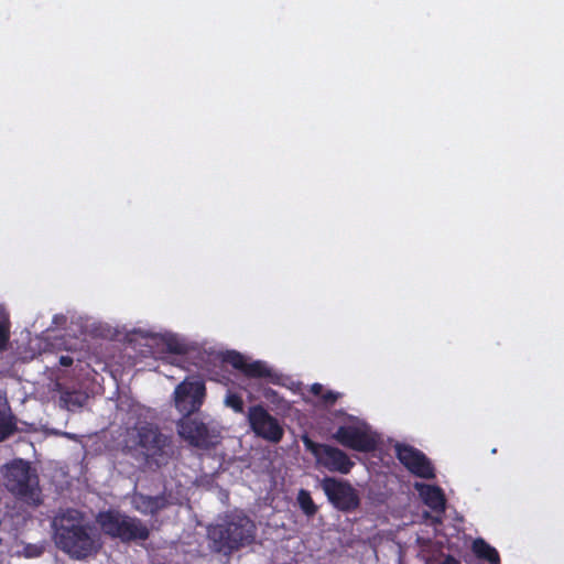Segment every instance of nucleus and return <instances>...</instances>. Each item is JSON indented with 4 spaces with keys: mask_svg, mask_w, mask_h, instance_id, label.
Here are the masks:
<instances>
[{
    "mask_svg": "<svg viewBox=\"0 0 564 564\" xmlns=\"http://www.w3.org/2000/svg\"><path fill=\"white\" fill-rule=\"evenodd\" d=\"M51 525L56 547L74 560H86L101 549L99 536L77 509L61 510L52 519Z\"/></svg>",
    "mask_w": 564,
    "mask_h": 564,
    "instance_id": "f257e3e1",
    "label": "nucleus"
},
{
    "mask_svg": "<svg viewBox=\"0 0 564 564\" xmlns=\"http://www.w3.org/2000/svg\"><path fill=\"white\" fill-rule=\"evenodd\" d=\"M126 448L134 457L149 465L164 466L173 453L172 437L152 422H138L127 432Z\"/></svg>",
    "mask_w": 564,
    "mask_h": 564,
    "instance_id": "f03ea898",
    "label": "nucleus"
},
{
    "mask_svg": "<svg viewBox=\"0 0 564 564\" xmlns=\"http://www.w3.org/2000/svg\"><path fill=\"white\" fill-rule=\"evenodd\" d=\"M212 549L225 555L253 542L256 525L245 514H229L207 531Z\"/></svg>",
    "mask_w": 564,
    "mask_h": 564,
    "instance_id": "7ed1b4c3",
    "label": "nucleus"
},
{
    "mask_svg": "<svg viewBox=\"0 0 564 564\" xmlns=\"http://www.w3.org/2000/svg\"><path fill=\"white\" fill-rule=\"evenodd\" d=\"M7 490L18 500L39 507L42 503V489L37 470L22 458H14L2 467Z\"/></svg>",
    "mask_w": 564,
    "mask_h": 564,
    "instance_id": "20e7f679",
    "label": "nucleus"
},
{
    "mask_svg": "<svg viewBox=\"0 0 564 564\" xmlns=\"http://www.w3.org/2000/svg\"><path fill=\"white\" fill-rule=\"evenodd\" d=\"M96 521L107 536L122 543L145 541L150 536V530L141 519L117 509L100 511Z\"/></svg>",
    "mask_w": 564,
    "mask_h": 564,
    "instance_id": "39448f33",
    "label": "nucleus"
},
{
    "mask_svg": "<svg viewBox=\"0 0 564 564\" xmlns=\"http://www.w3.org/2000/svg\"><path fill=\"white\" fill-rule=\"evenodd\" d=\"M333 438L341 446L359 453H371L378 446L377 435L366 423L359 421L339 425Z\"/></svg>",
    "mask_w": 564,
    "mask_h": 564,
    "instance_id": "423d86ee",
    "label": "nucleus"
},
{
    "mask_svg": "<svg viewBox=\"0 0 564 564\" xmlns=\"http://www.w3.org/2000/svg\"><path fill=\"white\" fill-rule=\"evenodd\" d=\"M332 505L343 512H351L360 505L358 491L346 480L326 477L321 484Z\"/></svg>",
    "mask_w": 564,
    "mask_h": 564,
    "instance_id": "0eeeda50",
    "label": "nucleus"
},
{
    "mask_svg": "<svg viewBox=\"0 0 564 564\" xmlns=\"http://www.w3.org/2000/svg\"><path fill=\"white\" fill-rule=\"evenodd\" d=\"M248 423L252 432L271 443H279L283 435L284 430L279 423L278 419L272 416L263 405H252L248 410Z\"/></svg>",
    "mask_w": 564,
    "mask_h": 564,
    "instance_id": "6e6552de",
    "label": "nucleus"
},
{
    "mask_svg": "<svg viewBox=\"0 0 564 564\" xmlns=\"http://www.w3.org/2000/svg\"><path fill=\"white\" fill-rule=\"evenodd\" d=\"M206 395L205 383L202 380H184L174 390V404L182 414H193L199 411Z\"/></svg>",
    "mask_w": 564,
    "mask_h": 564,
    "instance_id": "1a4fd4ad",
    "label": "nucleus"
},
{
    "mask_svg": "<svg viewBox=\"0 0 564 564\" xmlns=\"http://www.w3.org/2000/svg\"><path fill=\"white\" fill-rule=\"evenodd\" d=\"M399 462L414 476L424 479H434L435 469L431 460L417 448L398 443L394 447Z\"/></svg>",
    "mask_w": 564,
    "mask_h": 564,
    "instance_id": "9d476101",
    "label": "nucleus"
},
{
    "mask_svg": "<svg viewBox=\"0 0 564 564\" xmlns=\"http://www.w3.org/2000/svg\"><path fill=\"white\" fill-rule=\"evenodd\" d=\"M182 415L183 416L176 422V429L180 437L194 447H208L210 445V441L207 425L203 421L193 417L192 414Z\"/></svg>",
    "mask_w": 564,
    "mask_h": 564,
    "instance_id": "9b49d317",
    "label": "nucleus"
},
{
    "mask_svg": "<svg viewBox=\"0 0 564 564\" xmlns=\"http://www.w3.org/2000/svg\"><path fill=\"white\" fill-rule=\"evenodd\" d=\"M319 466L325 467L332 473L347 475L355 466V463L340 448L319 443Z\"/></svg>",
    "mask_w": 564,
    "mask_h": 564,
    "instance_id": "f8f14e48",
    "label": "nucleus"
},
{
    "mask_svg": "<svg viewBox=\"0 0 564 564\" xmlns=\"http://www.w3.org/2000/svg\"><path fill=\"white\" fill-rule=\"evenodd\" d=\"M135 510L142 514L156 516L172 505L171 496L162 492L158 496L135 494L133 498Z\"/></svg>",
    "mask_w": 564,
    "mask_h": 564,
    "instance_id": "ddd939ff",
    "label": "nucleus"
},
{
    "mask_svg": "<svg viewBox=\"0 0 564 564\" xmlns=\"http://www.w3.org/2000/svg\"><path fill=\"white\" fill-rule=\"evenodd\" d=\"M416 488L423 502L436 513H444L446 508L445 495L438 486L421 484Z\"/></svg>",
    "mask_w": 564,
    "mask_h": 564,
    "instance_id": "4468645a",
    "label": "nucleus"
},
{
    "mask_svg": "<svg viewBox=\"0 0 564 564\" xmlns=\"http://www.w3.org/2000/svg\"><path fill=\"white\" fill-rule=\"evenodd\" d=\"M242 375L252 379H267L273 384H279L281 381V376L273 371L268 364L262 360L248 361Z\"/></svg>",
    "mask_w": 564,
    "mask_h": 564,
    "instance_id": "2eb2a0df",
    "label": "nucleus"
},
{
    "mask_svg": "<svg viewBox=\"0 0 564 564\" xmlns=\"http://www.w3.org/2000/svg\"><path fill=\"white\" fill-rule=\"evenodd\" d=\"M473 552L480 558L487 561L489 564H500V556L498 551L488 544L484 539L478 538L473 542Z\"/></svg>",
    "mask_w": 564,
    "mask_h": 564,
    "instance_id": "dca6fc26",
    "label": "nucleus"
},
{
    "mask_svg": "<svg viewBox=\"0 0 564 564\" xmlns=\"http://www.w3.org/2000/svg\"><path fill=\"white\" fill-rule=\"evenodd\" d=\"M17 430V420L10 409H0V443L12 436Z\"/></svg>",
    "mask_w": 564,
    "mask_h": 564,
    "instance_id": "f3484780",
    "label": "nucleus"
},
{
    "mask_svg": "<svg viewBox=\"0 0 564 564\" xmlns=\"http://www.w3.org/2000/svg\"><path fill=\"white\" fill-rule=\"evenodd\" d=\"M340 393L325 390L322 384H319V430L322 429V419L324 417L323 410L333 405L339 398Z\"/></svg>",
    "mask_w": 564,
    "mask_h": 564,
    "instance_id": "a211bd4d",
    "label": "nucleus"
},
{
    "mask_svg": "<svg viewBox=\"0 0 564 564\" xmlns=\"http://www.w3.org/2000/svg\"><path fill=\"white\" fill-rule=\"evenodd\" d=\"M10 339V321L8 314L0 308V351L7 349Z\"/></svg>",
    "mask_w": 564,
    "mask_h": 564,
    "instance_id": "6ab92c4d",
    "label": "nucleus"
},
{
    "mask_svg": "<svg viewBox=\"0 0 564 564\" xmlns=\"http://www.w3.org/2000/svg\"><path fill=\"white\" fill-rule=\"evenodd\" d=\"M297 502L305 514L313 516L316 512V506L308 491L301 489L297 495Z\"/></svg>",
    "mask_w": 564,
    "mask_h": 564,
    "instance_id": "aec40b11",
    "label": "nucleus"
},
{
    "mask_svg": "<svg viewBox=\"0 0 564 564\" xmlns=\"http://www.w3.org/2000/svg\"><path fill=\"white\" fill-rule=\"evenodd\" d=\"M227 361L241 373H243L248 359L238 351H231L228 354Z\"/></svg>",
    "mask_w": 564,
    "mask_h": 564,
    "instance_id": "412c9836",
    "label": "nucleus"
},
{
    "mask_svg": "<svg viewBox=\"0 0 564 564\" xmlns=\"http://www.w3.org/2000/svg\"><path fill=\"white\" fill-rule=\"evenodd\" d=\"M226 405L232 409L236 413H242L245 403L242 398L237 393H229L226 397Z\"/></svg>",
    "mask_w": 564,
    "mask_h": 564,
    "instance_id": "4be33fe9",
    "label": "nucleus"
},
{
    "mask_svg": "<svg viewBox=\"0 0 564 564\" xmlns=\"http://www.w3.org/2000/svg\"><path fill=\"white\" fill-rule=\"evenodd\" d=\"M45 551L43 544L28 543L23 546V555L28 558L40 557Z\"/></svg>",
    "mask_w": 564,
    "mask_h": 564,
    "instance_id": "5701e85b",
    "label": "nucleus"
},
{
    "mask_svg": "<svg viewBox=\"0 0 564 564\" xmlns=\"http://www.w3.org/2000/svg\"><path fill=\"white\" fill-rule=\"evenodd\" d=\"M166 347L170 352L173 354H184L185 352V345L177 341L176 339H169L166 341Z\"/></svg>",
    "mask_w": 564,
    "mask_h": 564,
    "instance_id": "b1692460",
    "label": "nucleus"
},
{
    "mask_svg": "<svg viewBox=\"0 0 564 564\" xmlns=\"http://www.w3.org/2000/svg\"><path fill=\"white\" fill-rule=\"evenodd\" d=\"M59 365L63 367H70L74 362L73 357L68 355H62L58 360Z\"/></svg>",
    "mask_w": 564,
    "mask_h": 564,
    "instance_id": "393cba45",
    "label": "nucleus"
},
{
    "mask_svg": "<svg viewBox=\"0 0 564 564\" xmlns=\"http://www.w3.org/2000/svg\"><path fill=\"white\" fill-rule=\"evenodd\" d=\"M305 445L307 447V449L315 456L317 457V443L314 442V441H311L308 438L305 440Z\"/></svg>",
    "mask_w": 564,
    "mask_h": 564,
    "instance_id": "a878e982",
    "label": "nucleus"
},
{
    "mask_svg": "<svg viewBox=\"0 0 564 564\" xmlns=\"http://www.w3.org/2000/svg\"><path fill=\"white\" fill-rule=\"evenodd\" d=\"M317 391H318V388H317V382L313 383L311 386V392L314 394V395H317Z\"/></svg>",
    "mask_w": 564,
    "mask_h": 564,
    "instance_id": "bb28decb",
    "label": "nucleus"
}]
</instances>
